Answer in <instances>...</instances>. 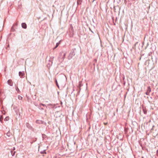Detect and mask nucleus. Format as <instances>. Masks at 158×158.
I'll use <instances>...</instances> for the list:
<instances>
[{
  "instance_id": "ddd939ff",
  "label": "nucleus",
  "mask_w": 158,
  "mask_h": 158,
  "mask_svg": "<svg viewBox=\"0 0 158 158\" xmlns=\"http://www.w3.org/2000/svg\"><path fill=\"white\" fill-rule=\"evenodd\" d=\"M149 93H150L149 92H148V91H147V92H146V94L147 95H148V94H149Z\"/></svg>"
},
{
  "instance_id": "0eeeda50",
  "label": "nucleus",
  "mask_w": 158,
  "mask_h": 158,
  "mask_svg": "<svg viewBox=\"0 0 158 158\" xmlns=\"http://www.w3.org/2000/svg\"><path fill=\"white\" fill-rule=\"evenodd\" d=\"M3 119L2 115H1L0 117V122H1V123H3L2 120Z\"/></svg>"
},
{
  "instance_id": "4468645a",
  "label": "nucleus",
  "mask_w": 158,
  "mask_h": 158,
  "mask_svg": "<svg viewBox=\"0 0 158 158\" xmlns=\"http://www.w3.org/2000/svg\"><path fill=\"white\" fill-rule=\"evenodd\" d=\"M41 153L42 154H44V153H45V154H46V153L45 151H43V152H41Z\"/></svg>"
},
{
  "instance_id": "2eb2a0df",
  "label": "nucleus",
  "mask_w": 158,
  "mask_h": 158,
  "mask_svg": "<svg viewBox=\"0 0 158 158\" xmlns=\"http://www.w3.org/2000/svg\"><path fill=\"white\" fill-rule=\"evenodd\" d=\"M39 120H37L36 121V123H39Z\"/></svg>"
},
{
  "instance_id": "a211bd4d",
  "label": "nucleus",
  "mask_w": 158,
  "mask_h": 158,
  "mask_svg": "<svg viewBox=\"0 0 158 158\" xmlns=\"http://www.w3.org/2000/svg\"><path fill=\"white\" fill-rule=\"evenodd\" d=\"M15 147L13 148V150H15Z\"/></svg>"
},
{
  "instance_id": "6ab92c4d",
  "label": "nucleus",
  "mask_w": 158,
  "mask_h": 158,
  "mask_svg": "<svg viewBox=\"0 0 158 158\" xmlns=\"http://www.w3.org/2000/svg\"><path fill=\"white\" fill-rule=\"evenodd\" d=\"M38 148H39H39H40V145H39V146H38Z\"/></svg>"
},
{
  "instance_id": "412c9836",
  "label": "nucleus",
  "mask_w": 158,
  "mask_h": 158,
  "mask_svg": "<svg viewBox=\"0 0 158 158\" xmlns=\"http://www.w3.org/2000/svg\"><path fill=\"white\" fill-rule=\"evenodd\" d=\"M61 53H63V52H62Z\"/></svg>"
},
{
  "instance_id": "7ed1b4c3",
  "label": "nucleus",
  "mask_w": 158,
  "mask_h": 158,
  "mask_svg": "<svg viewBox=\"0 0 158 158\" xmlns=\"http://www.w3.org/2000/svg\"><path fill=\"white\" fill-rule=\"evenodd\" d=\"M22 27L26 29L27 28V25L25 23H22L21 24Z\"/></svg>"
},
{
  "instance_id": "423d86ee",
  "label": "nucleus",
  "mask_w": 158,
  "mask_h": 158,
  "mask_svg": "<svg viewBox=\"0 0 158 158\" xmlns=\"http://www.w3.org/2000/svg\"><path fill=\"white\" fill-rule=\"evenodd\" d=\"M82 0H77V4L78 5H80L81 4V2H82Z\"/></svg>"
},
{
  "instance_id": "aec40b11",
  "label": "nucleus",
  "mask_w": 158,
  "mask_h": 158,
  "mask_svg": "<svg viewBox=\"0 0 158 158\" xmlns=\"http://www.w3.org/2000/svg\"><path fill=\"white\" fill-rule=\"evenodd\" d=\"M65 54H64V57L65 56Z\"/></svg>"
},
{
  "instance_id": "f03ea898",
  "label": "nucleus",
  "mask_w": 158,
  "mask_h": 158,
  "mask_svg": "<svg viewBox=\"0 0 158 158\" xmlns=\"http://www.w3.org/2000/svg\"><path fill=\"white\" fill-rule=\"evenodd\" d=\"M24 75V73L23 72H19V76L21 78H22Z\"/></svg>"
},
{
  "instance_id": "9d476101",
  "label": "nucleus",
  "mask_w": 158,
  "mask_h": 158,
  "mask_svg": "<svg viewBox=\"0 0 158 158\" xmlns=\"http://www.w3.org/2000/svg\"><path fill=\"white\" fill-rule=\"evenodd\" d=\"M147 91L150 93L151 91V89L150 87L149 86L148 87Z\"/></svg>"
},
{
  "instance_id": "20e7f679",
  "label": "nucleus",
  "mask_w": 158,
  "mask_h": 158,
  "mask_svg": "<svg viewBox=\"0 0 158 158\" xmlns=\"http://www.w3.org/2000/svg\"><path fill=\"white\" fill-rule=\"evenodd\" d=\"M15 88L16 90L17 91V92L18 93H19V92H20V91L17 85H15Z\"/></svg>"
},
{
  "instance_id": "f3484780",
  "label": "nucleus",
  "mask_w": 158,
  "mask_h": 158,
  "mask_svg": "<svg viewBox=\"0 0 158 158\" xmlns=\"http://www.w3.org/2000/svg\"><path fill=\"white\" fill-rule=\"evenodd\" d=\"M26 125L27 126V125H29V124H28V123H26Z\"/></svg>"
},
{
  "instance_id": "f8f14e48",
  "label": "nucleus",
  "mask_w": 158,
  "mask_h": 158,
  "mask_svg": "<svg viewBox=\"0 0 158 158\" xmlns=\"http://www.w3.org/2000/svg\"><path fill=\"white\" fill-rule=\"evenodd\" d=\"M59 44H60L59 43H57L56 44V45L55 47V48H56L59 46Z\"/></svg>"
},
{
  "instance_id": "39448f33",
  "label": "nucleus",
  "mask_w": 158,
  "mask_h": 158,
  "mask_svg": "<svg viewBox=\"0 0 158 158\" xmlns=\"http://www.w3.org/2000/svg\"><path fill=\"white\" fill-rule=\"evenodd\" d=\"M6 135L8 137H10V135H11V134L10 133V132L8 131L7 133H6Z\"/></svg>"
},
{
  "instance_id": "dca6fc26",
  "label": "nucleus",
  "mask_w": 158,
  "mask_h": 158,
  "mask_svg": "<svg viewBox=\"0 0 158 158\" xmlns=\"http://www.w3.org/2000/svg\"><path fill=\"white\" fill-rule=\"evenodd\" d=\"M107 123H104V124L105 125H106L107 124Z\"/></svg>"
},
{
  "instance_id": "4be33fe9",
  "label": "nucleus",
  "mask_w": 158,
  "mask_h": 158,
  "mask_svg": "<svg viewBox=\"0 0 158 158\" xmlns=\"http://www.w3.org/2000/svg\"><path fill=\"white\" fill-rule=\"evenodd\" d=\"M142 158H143V157H142Z\"/></svg>"
},
{
  "instance_id": "1a4fd4ad",
  "label": "nucleus",
  "mask_w": 158,
  "mask_h": 158,
  "mask_svg": "<svg viewBox=\"0 0 158 158\" xmlns=\"http://www.w3.org/2000/svg\"><path fill=\"white\" fill-rule=\"evenodd\" d=\"M9 117L8 116H7L5 118L4 120L5 121H8L9 120Z\"/></svg>"
},
{
  "instance_id": "6e6552de",
  "label": "nucleus",
  "mask_w": 158,
  "mask_h": 158,
  "mask_svg": "<svg viewBox=\"0 0 158 158\" xmlns=\"http://www.w3.org/2000/svg\"><path fill=\"white\" fill-rule=\"evenodd\" d=\"M18 98L19 100H22L23 99V97L21 96L20 95H18Z\"/></svg>"
},
{
  "instance_id": "f257e3e1",
  "label": "nucleus",
  "mask_w": 158,
  "mask_h": 158,
  "mask_svg": "<svg viewBox=\"0 0 158 158\" xmlns=\"http://www.w3.org/2000/svg\"><path fill=\"white\" fill-rule=\"evenodd\" d=\"M8 84L10 86L13 85V82L11 79H9L7 81Z\"/></svg>"
},
{
  "instance_id": "9b49d317",
  "label": "nucleus",
  "mask_w": 158,
  "mask_h": 158,
  "mask_svg": "<svg viewBox=\"0 0 158 158\" xmlns=\"http://www.w3.org/2000/svg\"><path fill=\"white\" fill-rule=\"evenodd\" d=\"M11 152V154L12 156H14L15 155V152H14L13 153H12L13 151H10Z\"/></svg>"
}]
</instances>
